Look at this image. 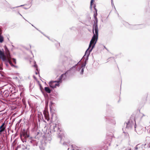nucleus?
<instances>
[{
    "label": "nucleus",
    "mask_w": 150,
    "mask_h": 150,
    "mask_svg": "<svg viewBox=\"0 0 150 150\" xmlns=\"http://www.w3.org/2000/svg\"><path fill=\"white\" fill-rule=\"evenodd\" d=\"M44 114L45 116V117L46 118V119L47 120H49V117L48 115H47V113L46 114V112L44 113Z\"/></svg>",
    "instance_id": "ddd939ff"
},
{
    "label": "nucleus",
    "mask_w": 150,
    "mask_h": 150,
    "mask_svg": "<svg viewBox=\"0 0 150 150\" xmlns=\"http://www.w3.org/2000/svg\"><path fill=\"white\" fill-rule=\"evenodd\" d=\"M50 128L51 132L55 131H57L59 132L61 131L60 126H59V124H51L50 125Z\"/></svg>",
    "instance_id": "7ed1b4c3"
},
{
    "label": "nucleus",
    "mask_w": 150,
    "mask_h": 150,
    "mask_svg": "<svg viewBox=\"0 0 150 150\" xmlns=\"http://www.w3.org/2000/svg\"><path fill=\"white\" fill-rule=\"evenodd\" d=\"M4 40V38L3 37L0 35V42H2Z\"/></svg>",
    "instance_id": "dca6fc26"
},
{
    "label": "nucleus",
    "mask_w": 150,
    "mask_h": 150,
    "mask_svg": "<svg viewBox=\"0 0 150 150\" xmlns=\"http://www.w3.org/2000/svg\"><path fill=\"white\" fill-rule=\"evenodd\" d=\"M2 66H0V70H1L3 69V68L2 67Z\"/></svg>",
    "instance_id": "412c9836"
},
{
    "label": "nucleus",
    "mask_w": 150,
    "mask_h": 150,
    "mask_svg": "<svg viewBox=\"0 0 150 150\" xmlns=\"http://www.w3.org/2000/svg\"><path fill=\"white\" fill-rule=\"evenodd\" d=\"M14 78L16 79H17V77H15Z\"/></svg>",
    "instance_id": "a878e982"
},
{
    "label": "nucleus",
    "mask_w": 150,
    "mask_h": 150,
    "mask_svg": "<svg viewBox=\"0 0 150 150\" xmlns=\"http://www.w3.org/2000/svg\"><path fill=\"white\" fill-rule=\"evenodd\" d=\"M14 67H16L17 66H14Z\"/></svg>",
    "instance_id": "c85d7f7f"
},
{
    "label": "nucleus",
    "mask_w": 150,
    "mask_h": 150,
    "mask_svg": "<svg viewBox=\"0 0 150 150\" xmlns=\"http://www.w3.org/2000/svg\"><path fill=\"white\" fill-rule=\"evenodd\" d=\"M4 48L5 55L3 51H2L0 50V59L6 62H9L11 64V63L10 62L11 56L9 51L6 46H4Z\"/></svg>",
    "instance_id": "f03ea898"
},
{
    "label": "nucleus",
    "mask_w": 150,
    "mask_h": 150,
    "mask_svg": "<svg viewBox=\"0 0 150 150\" xmlns=\"http://www.w3.org/2000/svg\"><path fill=\"white\" fill-rule=\"evenodd\" d=\"M5 125V123H4L0 127V134L4 130L5 128V127L4 126Z\"/></svg>",
    "instance_id": "6e6552de"
},
{
    "label": "nucleus",
    "mask_w": 150,
    "mask_h": 150,
    "mask_svg": "<svg viewBox=\"0 0 150 150\" xmlns=\"http://www.w3.org/2000/svg\"><path fill=\"white\" fill-rule=\"evenodd\" d=\"M35 67V68L36 69L37 71V72L36 71L35 72V74H37L38 73H39V71L38 70V68L37 67V66H34Z\"/></svg>",
    "instance_id": "f3484780"
},
{
    "label": "nucleus",
    "mask_w": 150,
    "mask_h": 150,
    "mask_svg": "<svg viewBox=\"0 0 150 150\" xmlns=\"http://www.w3.org/2000/svg\"><path fill=\"white\" fill-rule=\"evenodd\" d=\"M45 90L47 93H50L51 92V90L48 87H45Z\"/></svg>",
    "instance_id": "f8f14e48"
},
{
    "label": "nucleus",
    "mask_w": 150,
    "mask_h": 150,
    "mask_svg": "<svg viewBox=\"0 0 150 150\" xmlns=\"http://www.w3.org/2000/svg\"><path fill=\"white\" fill-rule=\"evenodd\" d=\"M52 103L51 102V104H50V108H51V106L52 105Z\"/></svg>",
    "instance_id": "4be33fe9"
},
{
    "label": "nucleus",
    "mask_w": 150,
    "mask_h": 150,
    "mask_svg": "<svg viewBox=\"0 0 150 150\" xmlns=\"http://www.w3.org/2000/svg\"><path fill=\"white\" fill-rule=\"evenodd\" d=\"M93 36L90 42L89 47L87 50H86L84 56H86L87 57L89 56L90 52L93 49L94 47L95 44L98 38V28L97 25L94 26L93 29Z\"/></svg>",
    "instance_id": "f257e3e1"
},
{
    "label": "nucleus",
    "mask_w": 150,
    "mask_h": 150,
    "mask_svg": "<svg viewBox=\"0 0 150 150\" xmlns=\"http://www.w3.org/2000/svg\"><path fill=\"white\" fill-rule=\"evenodd\" d=\"M94 8H95V10H96V13H97V10L96 9V8H95V7H94ZM97 14H96V15H97Z\"/></svg>",
    "instance_id": "5701e85b"
},
{
    "label": "nucleus",
    "mask_w": 150,
    "mask_h": 150,
    "mask_svg": "<svg viewBox=\"0 0 150 150\" xmlns=\"http://www.w3.org/2000/svg\"><path fill=\"white\" fill-rule=\"evenodd\" d=\"M93 0H91V6L92 5V4L93 3Z\"/></svg>",
    "instance_id": "6ab92c4d"
},
{
    "label": "nucleus",
    "mask_w": 150,
    "mask_h": 150,
    "mask_svg": "<svg viewBox=\"0 0 150 150\" xmlns=\"http://www.w3.org/2000/svg\"><path fill=\"white\" fill-rule=\"evenodd\" d=\"M73 67H72V68H73L74 67H75V66H73Z\"/></svg>",
    "instance_id": "bb28decb"
},
{
    "label": "nucleus",
    "mask_w": 150,
    "mask_h": 150,
    "mask_svg": "<svg viewBox=\"0 0 150 150\" xmlns=\"http://www.w3.org/2000/svg\"><path fill=\"white\" fill-rule=\"evenodd\" d=\"M69 148H68V150H69Z\"/></svg>",
    "instance_id": "cd10ccee"
},
{
    "label": "nucleus",
    "mask_w": 150,
    "mask_h": 150,
    "mask_svg": "<svg viewBox=\"0 0 150 150\" xmlns=\"http://www.w3.org/2000/svg\"><path fill=\"white\" fill-rule=\"evenodd\" d=\"M69 142H64L63 144V145H67V144H69Z\"/></svg>",
    "instance_id": "a211bd4d"
},
{
    "label": "nucleus",
    "mask_w": 150,
    "mask_h": 150,
    "mask_svg": "<svg viewBox=\"0 0 150 150\" xmlns=\"http://www.w3.org/2000/svg\"><path fill=\"white\" fill-rule=\"evenodd\" d=\"M71 147L72 150H80L79 147H77L74 145H72Z\"/></svg>",
    "instance_id": "9b49d317"
},
{
    "label": "nucleus",
    "mask_w": 150,
    "mask_h": 150,
    "mask_svg": "<svg viewBox=\"0 0 150 150\" xmlns=\"http://www.w3.org/2000/svg\"><path fill=\"white\" fill-rule=\"evenodd\" d=\"M135 149H136V150H137V149H138V148H137V146H136V147H135Z\"/></svg>",
    "instance_id": "b1692460"
},
{
    "label": "nucleus",
    "mask_w": 150,
    "mask_h": 150,
    "mask_svg": "<svg viewBox=\"0 0 150 150\" xmlns=\"http://www.w3.org/2000/svg\"><path fill=\"white\" fill-rule=\"evenodd\" d=\"M23 135L25 138H27L29 137V136L26 133H23Z\"/></svg>",
    "instance_id": "2eb2a0df"
},
{
    "label": "nucleus",
    "mask_w": 150,
    "mask_h": 150,
    "mask_svg": "<svg viewBox=\"0 0 150 150\" xmlns=\"http://www.w3.org/2000/svg\"><path fill=\"white\" fill-rule=\"evenodd\" d=\"M77 70L81 74H83L84 69L85 68V66H78Z\"/></svg>",
    "instance_id": "0eeeda50"
},
{
    "label": "nucleus",
    "mask_w": 150,
    "mask_h": 150,
    "mask_svg": "<svg viewBox=\"0 0 150 150\" xmlns=\"http://www.w3.org/2000/svg\"><path fill=\"white\" fill-rule=\"evenodd\" d=\"M134 125V123L132 121H129L127 123L125 124V125L126 126V128L128 129H130Z\"/></svg>",
    "instance_id": "39448f33"
},
{
    "label": "nucleus",
    "mask_w": 150,
    "mask_h": 150,
    "mask_svg": "<svg viewBox=\"0 0 150 150\" xmlns=\"http://www.w3.org/2000/svg\"><path fill=\"white\" fill-rule=\"evenodd\" d=\"M6 96H8V93H7L6 94Z\"/></svg>",
    "instance_id": "393cba45"
},
{
    "label": "nucleus",
    "mask_w": 150,
    "mask_h": 150,
    "mask_svg": "<svg viewBox=\"0 0 150 150\" xmlns=\"http://www.w3.org/2000/svg\"><path fill=\"white\" fill-rule=\"evenodd\" d=\"M60 83L59 81H51L49 83L50 87L52 88H55L57 86L59 87V84Z\"/></svg>",
    "instance_id": "20e7f679"
},
{
    "label": "nucleus",
    "mask_w": 150,
    "mask_h": 150,
    "mask_svg": "<svg viewBox=\"0 0 150 150\" xmlns=\"http://www.w3.org/2000/svg\"><path fill=\"white\" fill-rule=\"evenodd\" d=\"M13 62L16 63V60L13 59Z\"/></svg>",
    "instance_id": "aec40b11"
},
{
    "label": "nucleus",
    "mask_w": 150,
    "mask_h": 150,
    "mask_svg": "<svg viewBox=\"0 0 150 150\" xmlns=\"http://www.w3.org/2000/svg\"><path fill=\"white\" fill-rule=\"evenodd\" d=\"M68 71H67L65 74H64L59 77V79L58 80L59 82L61 83L63 81L65 80L66 79L67 76L66 74L68 73Z\"/></svg>",
    "instance_id": "423d86ee"
},
{
    "label": "nucleus",
    "mask_w": 150,
    "mask_h": 150,
    "mask_svg": "<svg viewBox=\"0 0 150 150\" xmlns=\"http://www.w3.org/2000/svg\"><path fill=\"white\" fill-rule=\"evenodd\" d=\"M52 140V138L51 137H49L46 138V140H45V143H50Z\"/></svg>",
    "instance_id": "1a4fd4ad"
},
{
    "label": "nucleus",
    "mask_w": 150,
    "mask_h": 150,
    "mask_svg": "<svg viewBox=\"0 0 150 150\" xmlns=\"http://www.w3.org/2000/svg\"><path fill=\"white\" fill-rule=\"evenodd\" d=\"M113 137V134H112L110 135H108L107 136V138L110 141H111Z\"/></svg>",
    "instance_id": "9d476101"
},
{
    "label": "nucleus",
    "mask_w": 150,
    "mask_h": 150,
    "mask_svg": "<svg viewBox=\"0 0 150 150\" xmlns=\"http://www.w3.org/2000/svg\"><path fill=\"white\" fill-rule=\"evenodd\" d=\"M7 92H8L7 91H4L3 93L2 92V91H0V95L1 96H3V94H4V93H5V94H6Z\"/></svg>",
    "instance_id": "4468645a"
}]
</instances>
